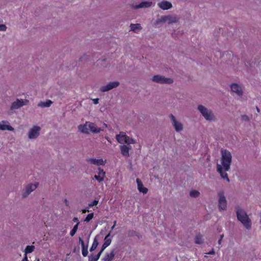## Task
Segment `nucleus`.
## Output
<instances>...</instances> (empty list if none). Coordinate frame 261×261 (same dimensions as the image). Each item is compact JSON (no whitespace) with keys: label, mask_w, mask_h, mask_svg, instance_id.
I'll return each mask as SVG.
<instances>
[{"label":"nucleus","mask_w":261,"mask_h":261,"mask_svg":"<svg viewBox=\"0 0 261 261\" xmlns=\"http://www.w3.org/2000/svg\"><path fill=\"white\" fill-rule=\"evenodd\" d=\"M231 162L232 155L230 152L226 149H221L220 164H217V170L221 177L226 179L228 182L229 181V179L226 172L230 170Z\"/></svg>","instance_id":"1"},{"label":"nucleus","mask_w":261,"mask_h":261,"mask_svg":"<svg viewBox=\"0 0 261 261\" xmlns=\"http://www.w3.org/2000/svg\"><path fill=\"white\" fill-rule=\"evenodd\" d=\"M236 211L238 220L246 228H250L252 226V222L246 212L239 206L236 208Z\"/></svg>","instance_id":"2"},{"label":"nucleus","mask_w":261,"mask_h":261,"mask_svg":"<svg viewBox=\"0 0 261 261\" xmlns=\"http://www.w3.org/2000/svg\"><path fill=\"white\" fill-rule=\"evenodd\" d=\"M197 110L207 121H215L216 120V117L212 110L201 105H199L197 106Z\"/></svg>","instance_id":"3"},{"label":"nucleus","mask_w":261,"mask_h":261,"mask_svg":"<svg viewBox=\"0 0 261 261\" xmlns=\"http://www.w3.org/2000/svg\"><path fill=\"white\" fill-rule=\"evenodd\" d=\"M179 18L175 15H163L158 18L155 22V24L161 23H167L168 24H172L177 23Z\"/></svg>","instance_id":"4"},{"label":"nucleus","mask_w":261,"mask_h":261,"mask_svg":"<svg viewBox=\"0 0 261 261\" xmlns=\"http://www.w3.org/2000/svg\"><path fill=\"white\" fill-rule=\"evenodd\" d=\"M38 186V183H30L24 186L22 190L21 196L23 198H27L33 191L35 190Z\"/></svg>","instance_id":"5"},{"label":"nucleus","mask_w":261,"mask_h":261,"mask_svg":"<svg viewBox=\"0 0 261 261\" xmlns=\"http://www.w3.org/2000/svg\"><path fill=\"white\" fill-rule=\"evenodd\" d=\"M116 139L117 141L120 144H135L136 143L135 141L127 136L125 135V134L123 132H120L119 134L117 135L116 136Z\"/></svg>","instance_id":"6"},{"label":"nucleus","mask_w":261,"mask_h":261,"mask_svg":"<svg viewBox=\"0 0 261 261\" xmlns=\"http://www.w3.org/2000/svg\"><path fill=\"white\" fill-rule=\"evenodd\" d=\"M152 81L161 84H170L173 82L171 78L166 77L161 75H155L152 77Z\"/></svg>","instance_id":"7"},{"label":"nucleus","mask_w":261,"mask_h":261,"mask_svg":"<svg viewBox=\"0 0 261 261\" xmlns=\"http://www.w3.org/2000/svg\"><path fill=\"white\" fill-rule=\"evenodd\" d=\"M230 87L232 95L239 97L242 96L243 95V90L242 86L236 83H233L230 85Z\"/></svg>","instance_id":"8"},{"label":"nucleus","mask_w":261,"mask_h":261,"mask_svg":"<svg viewBox=\"0 0 261 261\" xmlns=\"http://www.w3.org/2000/svg\"><path fill=\"white\" fill-rule=\"evenodd\" d=\"M41 127L38 126H34L28 132V137L30 139H35L40 135Z\"/></svg>","instance_id":"9"},{"label":"nucleus","mask_w":261,"mask_h":261,"mask_svg":"<svg viewBox=\"0 0 261 261\" xmlns=\"http://www.w3.org/2000/svg\"><path fill=\"white\" fill-rule=\"evenodd\" d=\"M218 197V203L219 208L222 210H226L227 207V200L226 197L224 196L223 192H219Z\"/></svg>","instance_id":"10"},{"label":"nucleus","mask_w":261,"mask_h":261,"mask_svg":"<svg viewBox=\"0 0 261 261\" xmlns=\"http://www.w3.org/2000/svg\"><path fill=\"white\" fill-rule=\"evenodd\" d=\"M170 118L171 119L173 126L176 132H180L183 130V125L182 123L177 121L175 117L173 115H170Z\"/></svg>","instance_id":"11"},{"label":"nucleus","mask_w":261,"mask_h":261,"mask_svg":"<svg viewBox=\"0 0 261 261\" xmlns=\"http://www.w3.org/2000/svg\"><path fill=\"white\" fill-rule=\"evenodd\" d=\"M119 85V83L117 81H114L109 83L105 86H101L100 88V90L101 92H107L113 88L117 87Z\"/></svg>","instance_id":"12"},{"label":"nucleus","mask_w":261,"mask_h":261,"mask_svg":"<svg viewBox=\"0 0 261 261\" xmlns=\"http://www.w3.org/2000/svg\"><path fill=\"white\" fill-rule=\"evenodd\" d=\"M27 100L17 99L15 101L13 102L11 106V110L18 109L23 106H25L28 103Z\"/></svg>","instance_id":"13"},{"label":"nucleus","mask_w":261,"mask_h":261,"mask_svg":"<svg viewBox=\"0 0 261 261\" xmlns=\"http://www.w3.org/2000/svg\"><path fill=\"white\" fill-rule=\"evenodd\" d=\"M152 4V3L150 1H145L141 2L138 5L133 4L132 5V7L134 9H138L140 8H146L151 7Z\"/></svg>","instance_id":"14"},{"label":"nucleus","mask_w":261,"mask_h":261,"mask_svg":"<svg viewBox=\"0 0 261 261\" xmlns=\"http://www.w3.org/2000/svg\"><path fill=\"white\" fill-rule=\"evenodd\" d=\"M87 124H89V130H90L93 133L98 134L100 133L101 131L103 130V129L97 127L96 124L94 123L89 121V123H88Z\"/></svg>","instance_id":"15"},{"label":"nucleus","mask_w":261,"mask_h":261,"mask_svg":"<svg viewBox=\"0 0 261 261\" xmlns=\"http://www.w3.org/2000/svg\"><path fill=\"white\" fill-rule=\"evenodd\" d=\"M105 176L106 172L103 169L100 168H98L97 174L94 175V178L100 182L103 181Z\"/></svg>","instance_id":"16"},{"label":"nucleus","mask_w":261,"mask_h":261,"mask_svg":"<svg viewBox=\"0 0 261 261\" xmlns=\"http://www.w3.org/2000/svg\"><path fill=\"white\" fill-rule=\"evenodd\" d=\"M158 6L159 8L164 10H169L172 7V4L167 1H163L158 3Z\"/></svg>","instance_id":"17"},{"label":"nucleus","mask_w":261,"mask_h":261,"mask_svg":"<svg viewBox=\"0 0 261 261\" xmlns=\"http://www.w3.org/2000/svg\"><path fill=\"white\" fill-rule=\"evenodd\" d=\"M87 161L91 164L96 166L104 165L106 162V161H103L102 159H96L94 158H89L87 160Z\"/></svg>","instance_id":"18"},{"label":"nucleus","mask_w":261,"mask_h":261,"mask_svg":"<svg viewBox=\"0 0 261 261\" xmlns=\"http://www.w3.org/2000/svg\"><path fill=\"white\" fill-rule=\"evenodd\" d=\"M0 130L13 131L14 128L9 125L8 121L3 120L0 122Z\"/></svg>","instance_id":"19"},{"label":"nucleus","mask_w":261,"mask_h":261,"mask_svg":"<svg viewBox=\"0 0 261 261\" xmlns=\"http://www.w3.org/2000/svg\"><path fill=\"white\" fill-rule=\"evenodd\" d=\"M120 149L121 154L124 156L128 157L129 155V151L132 149V146L123 145L120 146Z\"/></svg>","instance_id":"20"},{"label":"nucleus","mask_w":261,"mask_h":261,"mask_svg":"<svg viewBox=\"0 0 261 261\" xmlns=\"http://www.w3.org/2000/svg\"><path fill=\"white\" fill-rule=\"evenodd\" d=\"M79 242L82 246V253L83 256L86 257L88 255V245H86L84 241L81 238H79Z\"/></svg>","instance_id":"21"},{"label":"nucleus","mask_w":261,"mask_h":261,"mask_svg":"<svg viewBox=\"0 0 261 261\" xmlns=\"http://www.w3.org/2000/svg\"><path fill=\"white\" fill-rule=\"evenodd\" d=\"M115 255L114 250H112L110 253H107L102 258L101 261H112Z\"/></svg>","instance_id":"22"},{"label":"nucleus","mask_w":261,"mask_h":261,"mask_svg":"<svg viewBox=\"0 0 261 261\" xmlns=\"http://www.w3.org/2000/svg\"><path fill=\"white\" fill-rule=\"evenodd\" d=\"M88 123H89V121L86 122V123L84 124H81L79 125L78 129L79 131L82 133L88 134L89 133V124H87Z\"/></svg>","instance_id":"23"},{"label":"nucleus","mask_w":261,"mask_h":261,"mask_svg":"<svg viewBox=\"0 0 261 261\" xmlns=\"http://www.w3.org/2000/svg\"><path fill=\"white\" fill-rule=\"evenodd\" d=\"M136 182L137 184L138 189L139 192L143 193V194L147 193L148 192V189L143 186L141 181L139 178H137L136 179Z\"/></svg>","instance_id":"24"},{"label":"nucleus","mask_w":261,"mask_h":261,"mask_svg":"<svg viewBox=\"0 0 261 261\" xmlns=\"http://www.w3.org/2000/svg\"><path fill=\"white\" fill-rule=\"evenodd\" d=\"M111 243V239L109 238V234H108L105 238V242L102 246L101 251H103L109 246Z\"/></svg>","instance_id":"25"},{"label":"nucleus","mask_w":261,"mask_h":261,"mask_svg":"<svg viewBox=\"0 0 261 261\" xmlns=\"http://www.w3.org/2000/svg\"><path fill=\"white\" fill-rule=\"evenodd\" d=\"M130 30L135 33H137L142 29L141 24L139 23L130 24Z\"/></svg>","instance_id":"26"},{"label":"nucleus","mask_w":261,"mask_h":261,"mask_svg":"<svg viewBox=\"0 0 261 261\" xmlns=\"http://www.w3.org/2000/svg\"><path fill=\"white\" fill-rule=\"evenodd\" d=\"M52 103V101L50 100H47L46 101L39 102L38 104V106L41 108H48L49 107Z\"/></svg>","instance_id":"27"},{"label":"nucleus","mask_w":261,"mask_h":261,"mask_svg":"<svg viewBox=\"0 0 261 261\" xmlns=\"http://www.w3.org/2000/svg\"><path fill=\"white\" fill-rule=\"evenodd\" d=\"M102 252V251L100 250L96 255H94L91 254L89 255L88 257L89 261H97L99 259Z\"/></svg>","instance_id":"28"},{"label":"nucleus","mask_w":261,"mask_h":261,"mask_svg":"<svg viewBox=\"0 0 261 261\" xmlns=\"http://www.w3.org/2000/svg\"><path fill=\"white\" fill-rule=\"evenodd\" d=\"M195 242L197 244H201L203 242L202 236L200 234H197L195 237Z\"/></svg>","instance_id":"29"},{"label":"nucleus","mask_w":261,"mask_h":261,"mask_svg":"<svg viewBox=\"0 0 261 261\" xmlns=\"http://www.w3.org/2000/svg\"><path fill=\"white\" fill-rule=\"evenodd\" d=\"M35 249V246L33 245H28L24 250V254L27 255V254L31 253L34 251Z\"/></svg>","instance_id":"30"},{"label":"nucleus","mask_w":261,"mask_h":261,"mask_svg":"<svg viewBox=\"0 0 261 261\" xmlns=\"http://www.w3.org/2000/svg\"><path fill=\"white\" fill-rule=\"evenodd\" d=\"M200 195V192L197 190H192L190 192V196L191 197L196 198L198 197Z\"/></svg>","instance_id":"31"},{"label":"nucleus","mask_w":261,"mask_h":261,"mask_svg":"<svg viewBox=\"0 0 261 261\" xmlns=\"http://www.w3.org/2000/svg\"><path fill=\"white\" fill-rule=\"evenodd\" d=\"M98 243L96 239H95L93 242L92 246L91 247V248L90 249V251L91 252H92V251H94V250H95L98 246Z\"/></svg>","instance_id":"32"},{"label":"nucleus","mask_w":261,"mask_h":261,"mask_svg":"<svg viewBox=\"0 0 261 261\" xmlns=\"http://www.w3.org/2000/svg\"><path fill=\"white\" fill-rule=\"evenodd\" d=\"M93 213H90L87 215L85 219V221L89 222L90 221L93 217Z\"/></svg>","instance_id":"33"},{"label":"nucleus","mask_w":261,"mask_h":261,"mask_svg":"<svg viewBox=\"0 0 261 261\" xmlns=\"http://www.w3.org/2000/svg\"><path fill=\"white\" fill-rule=\"evenodd\" d=\"M98 200L95 199L93 201H92V202H91L89 204V206L92 207L93 206L96 205L98 204Z\"/></svg>","instance_id":"34"},{"label":"nucleus","mask_w":261,"mask_h":261,"mask_svg":"<svg viewBox=\"0 0 261 261\" xmlns=\"http://www.w3.org/2000/svg\"><path fill=\"white\" fill-rule=\"evenodd\" d=\"M73 220L74 222L76 223V224L73 226V227L72 228H74V229L77 228L78 225H79L78 219L77 218H74Z\"/></svg>","instance_id":"35"},{"label":"nucleus","mask_w":261,"mask_h":261,"mask_svg":"<svg viewBox=\"0 0 261 261\" xmlns=\"http://www.w3.org/2000/svg\"><path fill=\"white\" fill-rule=\"evenodd\" d=\"M7 30V27L5 24H0V31H6Z\"/></svg>","instance_id":"36"},{"label":"nucleus","mask_w":261,"mask_h":261,"mask_svg":"<svg viewBox=\"0 0 261 261\" xmlns=\"http://www.w3.org/2000/svg\"><path fill=\"white\" fill-rule=\"evenodd\" d=\"M242 119L244 121H248L249 118L247 115H243L242 116Z\"/></svg>","instance_id":"37"},{"label":"nucleus","mask_w":261,"mask_h":261,"mask_svg":"<svg viewBox=\"0 0 261 261\" xmlns=\"http://www.w3.org/2000/svg\"><path fill=\"white\" fill-rule=\"evenodd\" d=\"M77 230V229H71V230L70 232V234L71 235V236H73L75 234V233H76Z\"/></svg>","instance_id":"38"},{"label":"nucleus","mask_w":261,"mask_h":261,"mask_svg":"<svg viewBox=\"0 0 261 261\" xmlns=\"http://www.w3.org/2000/svg\"><path fill=\"white\" fill-rule=\"evenodd\" d=\"M93 101V103L95 104V105H97L98 103L99 102V99L98 98H95V99H92Z\"/></svg>","instance_id":"39"},{"label":"nucleus","mask_w":261,"mask_h":261,"mask_svg":"<svg viewBox=\"0 0 261 261\" xmlns=\"http://www.w3.org/2000/svg\"><path fill=\"white\" fill-rule=\"evenodd\" d=\"M215 253V252L214 249H213L212 250H211L208 252L206 253V254H208V255H212V254H214Z\"/></svg>","instance_id":"40"},{"label":"nucleus","mask_w":261,"mask_h":261,"mask_svg":"<svg viewBox=\"0 0 261 261\" xmlns=\"http://www.w3.org/2000/svg\"><path fill=\"white\" fill-rule=\"evenodd\" d=\"M21 261H28V257L26 254H24V256Z\"/></svg>","instance_id":"41"},{"label":"nucleus","mask_w":261,"mask_h":261,"mask_svg":"<svg viewBox=\"0 0 261 261\" xmlns=\"http://www.w3.org/2000/svg\"><path fill=\"white\" fill-rule=\"evenodd\" d=\"M223 237V234L221 235L220 239L218 241V243H219V245L221 244V241H222V239Z\"/></svg>","instance_id":"42"},{"label":"nucleus","mask_w":261,"mask_h":261,"mask_svg":"<svg viewBox=\"0 0 261 261\" xmlns=\"http://www.w3.org/2000/svg\"><path fill=\"white\" fill-rule=\"evenodd\" d=\"M106 139L108 140V142H109L110 143H111V141L110 140V139H109L108 137H106Z\"/></svg>","instance_id":"43"},{"label":"nucleus","mask_w":261,"mask_h":261,"mask_svg":"<svg viewBox=\"0 0 261 261\" xmlns=\"http://www.w3.org/2000/svg\"><path fill=\"white\" fill-rule=\"evenodd\" d=\"M64 201H65V203L67 204V202H68V201L67 199H65L64 200Z\"/></svg>","instance_id":"44"},{"label":"nucleus","mask_w":261,"mask_h":261,"mask_svg":"<svg viewBox=\"0 0 261 261\" xmlns=\"http://www.w3.org/2000/svg\"><path fill=\"white\" fill-rule=\"evenodd\" d=\"M87 211H87V210H84L83 211V213H86Z\"/></svg>","instance_id":"45"},{"label":"nucleus","mask_w":261,"mask_h":261,"mask_svg":"<svg viewBox=\"0 0 261 261\" xmlns=\"http://www.w3.org/2000/svg\"><path fill=\"white\" fill-rule=\"evenodd\" d=\"M103 125L105 126V127H107V125L106 124H104Z\"/></svg>","instance_id":"46"},{"label":"nucleus","mask_w":261,"mask_h":261,"mask_svg":"<svg viewBox=\"0 0 261 261\" xmlns=\"http://www.w3.org/2000/svg\"><path fill=\"white\" fill-rule=\"evenodd\" d=\"M114 227H115V225H113V226L111 227V228H112V229H113V228H114Z\"/></svg>","instance_id":"47"},{"label":"nucleus","mask_w":261,"mask_h":261,"mask_svg":"<svg viewBox=\"0 0 261 261\" xmlns=\"http://www.w3.org/2000/svg\"><path fill=\"white\" fill-rule=\"evenodd\" d=\"M257 111L259 112V109L258 108H257Z\"/></svg>","instance_id":"48"},{"label":"nucleus","mask_w":261,"mask_h":261,"mask_svg":"<svg viewBox=\"0 0 261 261\" xmlns=\"http://www.w3.org/2000/svg\"><path fill=\"white\" fill-rule=\"evenodd\" d=\"M37 261H40L39 259H37Z\"/></svg>","instance_id":"49"}]
</instances>
